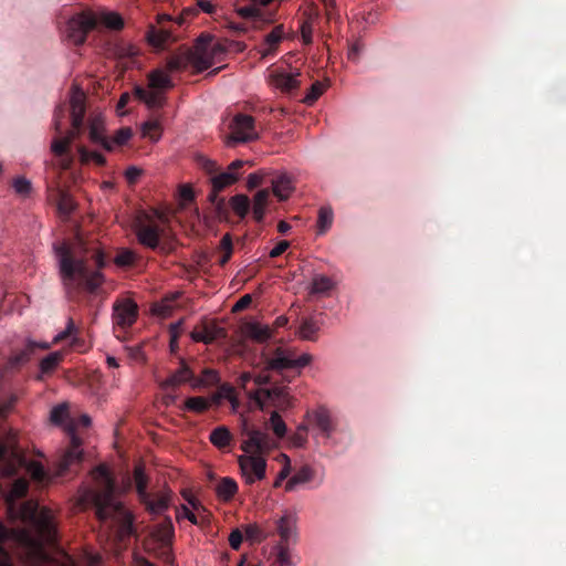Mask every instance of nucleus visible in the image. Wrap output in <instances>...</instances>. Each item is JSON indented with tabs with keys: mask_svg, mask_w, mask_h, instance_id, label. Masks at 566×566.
<instances>
[{
	"mask_svg": "<svg viewBox=\"0 0 566 566\" xmlns=\"http://www.w3.org/2000/svg\"><path fill=\"white\" fill-rule=\"evenodd\" d=\"M28 488L29 483L25 479H17L13 482L12 488L7 495L9 514L13 518H20L24 522L32 523L36 534L33 536L29 531L20 530L17 532V538L28 551L30 558L34 563H42L46 559V555L43 551V544L52 542L55 536L53 513L48 507L39 509L38 503L34 501H27L15 510L13 502L24 496Z\"/></svg>",
	"mask_w": 566,
	"mask_h": 566,
	"instance_id": "obj_1",
	"label": "nucleus"
},
{
	"mask_svg": "<svg viewBox=\"0 0 566 566\" xmlns=\"http://www.w3.org/2000/svg\"><path fill=\"white\" fill-rule=\"evenodd\" d=\"M92 479L97 489L92 499L97 507L99 520L113 518L122 522L120 536L124 537L132 532L133 518L124 507L122 502L115 496V486L113 478L106 465L101 464L92 471Z\"/></svg>",
	"mask_w": 566,
	"mask_h": 566,
	"instance_id": "obj_2",
	"label": "nucleus"
},
{
	"mask_svg": "<svg viewBox=\"0 0 566 566\" xmlns=\"http://www.w3.org/2000/svg\"><path fill=\"white\" fill-rule=\"evenodd\" d=\"M55 253L59 260L60 276L64 286L71 289L82 284L86 271L85 263L82 260L73 259L65 243L55 247Z\"/></svg>",
	"mask_w": 566,
	"mask_h": 566,
	"instance_id": "obj_3",
	"label": "nucleus"
},
{
	"mask_svg": "<svg viewBox=\"0 0 566 566\" xmlns=\"http://www.w3.org/2000/svg\"><path fill=\"white\" fill-rule=\"evenodd\" d=\"M223 54L222 46L211 36H200L190 55V63L198 72H202L220 62Z\"/></svg>",
	"mask_w": 566,
	"mask_h": 566,
	"instance_id": "obj_4",
	"label": "nucleus"
},
{
	"mask_svg": "<svg viewBox=\"0 0 566 566\" xmlns=\"http://www.w3.org/2000/svg\"><path fill=\"white\" fill-rule=\"evenodd\" d=\"M96 28V14L92 11H84L73 15L66 24V38L76 45L84 43L87 33Z\"/></svg>",
	"mask_w": 566,
	"mask_h": 566,
	"instance_id": "obj_5",
	"label": "nucleus"
},
{
	"mask_svg": "<svg viewBox=\"0 0 566 566\" xmlns=\"http://www.w3.org/2000/svg\"><path fill=\"white\" fill-rule=\"evenodd\" d=\"M238 463L247 484H253L265 478L266 460L263 455L243 452L238 457Z\"/></svg>",
	"mask_w": 566,
	"mask_h": 566,
	"instance_id": "obj_6",
	"label": "nucleus"
},
{
	"mask_svg": "<svg viewBox=\"0 0 566 566\" xmlns=\"http://www.w3.org/2000/svg\"><path fill=\"white\" fill-rule=\"evenodd\" d=\"M10 455V462L1 470V474L3 476H11L18 472L19 468H24L35 482L45 481L46 472L40 462L25 461L24 458L13 449L11 450Z\"/></svg>",
	"mask_w": 566,
	"mask_h": 566,
	"instance_id": "obj_7",
	"label": "nucleus"
},
{
	"mask_svg": "<svg viewBox=\"0 0 566 566\" xmlns=\"http://www.w3.org/2000/svg\"><path fill=\"white\" fill-rule=\"evenodd\" d=\"M243 432L245 433L247 439L242 441L241 449L245 453L262 455L264 452H269L277 446V443L265 431L256 429L249 430L244 424Z\"/></svg>",
	"mask_w": 566,
	"mask_h": 566,
	"instance_id": "obj_8",
	"label": "nucleus"
},
{
	"mask_svg": "<svg viewBox=\"0 0 566 566\" xmlns=\"http://www.w3.org/2000/svg\"><path fill=\"white\" fill-rule=\"evenodd\" d=\"M312 360V356L307 353L295 357L292 352L277 348L274 352V356L268 360L266 369H287L293 367H304Z\"/></svg>",
	"mask_w": 566,
	"mask_h": 566,
	"instance_id": "obj_9",
	"label": "nucleus"
},
{
	"mask_svg": "<svg viewBox=\"0 0 566 566\" xmlns=\"http://www.w3.org/2000/svg\"><path fill=\"white\" fill-rule=\"evenodd\" d=\"M226 337L224 328L214 319L203 318L190 333V338L196 343L211 344Z\"/></svg>",
	"mask_w": 566,
	"mask_h": 566,
	"instance_id": "obj_10",
	"label": "nucleus"
},
{
	"mask_svg": "<svg viewBox=\"0 0 566 566\" xmlns=\"http://www.w3.org/2000/svg\"><path fill=\"white\" fill-rule=\"evenodd\" d=\"M182 496L188 504L181 505L176 511V518L188 520L193 525H200L206 521V510L199 501L187 492H182Z\"/></svg>",
	"mask_w": 566,
	"mask_h": 566,
	"instance_id": "obj_11",
	"label": "nucleus"
},
{
	"mask_svg": "<svg viewBox=\"0 0 566 566\" xmlns=\"http://www.w3.org/2000/svg\"><path fill=\"white\" fill-rule=\"evenodd\" d=\"M258 137L254 120L249 115H237L231 124V139L245 143Z\"/></svg>",
	"mask_w": 566,
	"mask_h": 566,
	"instance_id": "obj_12",
	"label": "nucleus"
},
{
	"mask_svg": "<svg viewBox=\"0 0 566 566\" xmlns=\"http://www.w3.org/2000/svg\"><path fill=\"white\" fill-rule=\"evenodd\" d=\"M147 511L153 515L163 514L167 511L172 502V491L164 488L159 492L150 495L146 494V499H140Z\"/></svg>",
	"mask_w": 566,
	"mask_h": 566,
	"instance_id": "obj_13",
	"label": "nucleus"
},
{
	"mask_svg": "<svg viewBox=\"0 0 566 566\" xmlns=\"http://www.w3.org/2000/svg\"><path fill=\"white\" fill-rule=\"evenodd\" d=\"M248 163L249 161H243V160H239V159L234 160L229 165L227 171L214 175L211 178V184H212V188H213L214 192L217 193V192L223 190L224 188L237 182L239 179L238 170L244 164H248Z\"/></svg>",
	"mask_w": 566,
	"mask_h": 566,
	"instance_id": "obj_14",
	"label": "nucleus"
},
{
	"mask_svg": "<svg viewBox=\"0 0 566 566\" xmlns=\"http://www.w3.org/2000/svg\"><path fill=\"white\" fill-rule=\"evenodd\" d=\"M67 431L71 437V446L63 453L60 461V471L63 472L71 465L78 463L83 457V449L81 440L75 436L74 428L69 427Z\"/></svg>",
	"mask_w": 566,
	"mask_h": 566,
	"instance_id": "obj_15",
	"label": "nucleus"
},
{
	"mask_svg": "<svg viewBox=\"0 0 566 566\" xmlns=\"http://www.w3.org/2000/svg\"><path fill=\"white\" fill-rule=\"evenodd\" d=\"M297 516L292 512H285L276 522L277 533L283 543H295L297 539Z\"/></svg>",
	"mask_w": 566,
	"mask_h": 566,
	"instance_id": "obj_16",
	"label": "nucleus"
},
{
	"mask_svg": "<svg viewBox=\"0 0 566 566\" xmlns=\"http://www.w3.org/2000/svg\"><path fill=\"white\" fill-rule=\"evenodd\" d=\"M137 317V305L132 300H123L114 305V321L120 326H130Z\"/></svg>",
	"mask_w": 566,
	"mask_h": 566,
	"instance_id": "obj_17",
	"label": "nucleus"
},
{
	"mask_svg": "<svg viewBox=\"0 0 566 566\" xmlns=\"http://www.w3.org/2000/svg\"><path fill=\"white\" fill-rule=\"evenodd\" d=\"M306 419L310 423L314 424L326 439H331L335 428L331 415L325 408L319 407L307 412Z\"/></svg>",
	"mask_w": 566,
	"mask_h": 566,
	"instance_id": "obj_18",
	"label": "nucleus"
},
{
	"mask_svg": "<svg viewBox=\"0 0 566 566\" xmlns=\"http://www.w3.org/2000/svg\"><path fill=\"white\" fill-rule=\"evenodd\" d=\"M85 93L78 88L77 86L72 87L70 104H71V115H72V126L74 128H80L83 124V118L85 114Z\"/></svg>",
	"mask_w": 566,
	"mask_h": 566,
	"instance_id": "obj_19",
	"label": "nucleus"
},
{
	"mask_svg": "<svg viewBox=\"0 0 566 566\" xmlns=\"http://www.w3.org/2000/svg\"><path fill=\"white\" fill-rule=\"evenodd\" d=\"M300 73H286L283 71H273L269 75V84L283 92H290L298 86V77Z\"/></svg>",
	"mask_w": 566,
	"mask_h": 566,
	"instance_id": "obj_20",
	"label": "nucleus"
},
{
	"mask_svg": "<svg viewBox=\"0 0 566 566\" xmlns=\"http://www.w3.org/2000/svg\"><path fill=\"white\" fill-rule=\"evenodd\" d=\"M285 395V390L283 388H274L271 390L268 389H258L254 392L249 395V398L252 403H254L259 409L263 410L268 407L271 401L273 405L279 406L275 400Z\"/></svg>",
	"mask_w": 566,
	"mask_h": 566,
	"instance_id": "obj_21",
	"label": "nucleus"
},
{
	"mask_svg": "<svg viewBox=\"0 0 566 566\" xmlns=\"http://www.w3.org/2000/svg\"><path fill=\"white\" fill-rule=\"evenodd\" d=\"M147 40L150 45L159 50L164 49L166 44L175 42L176 36L170 30L163 28L156 29L155 27H150V29L147 32Z\"/></svg>",
	"mask_w": 566,
	"mask_h": 566,
	"instance_id": "obj_22",
	"label": "nucleus"
},
{
	"mask_svg": "<svg viewBox=\"0 0 566 566\" xmlns=\"http://www.w3.org/2000/svg\"><path fill=\"white\" fill-rule=\"evenodd\" d=\"M285 35L284 27L276 25L264 39V46L259 50L261 57H266L275 52L279 43Z\"/></svg>",
	"mask_w": 566,
	"mask_h": 566,
	"instance_id": "obj_23",
	"label": "nucleus"
},
{
	"mask_svg": "<svg viewBox=\"0 0 566 566\" xmlns=\"http://www.w3.org/2000/svg\"><path fill=\"white\" fill-rule=\"evenodd\" d=\"M243 334L255 342L263 343L272 337V329L265 324L250 322L244 325Z\"/></svg>",
	"mask_w": 566,
	"mask_h": 566,
	"instance_id": "obj_24",
	"label": "nucleus"
},
{
	"mask_svg": "<svg viewBox=\"0 0 566 566\" xmlns=\"http://www.w3.org/2000/svg\"><path fill=\"white\" fill-rule=\"evenodd\" d=\"M135 93L148 107H159L165 99V92L150 87V85L146 88L136 87Z\"/></svg>",
	"mask_w": 566,
	"mask_h": 566,
	"instance_id": "obj_25",
	"label": "nucleus"
},
{
	"mask_svg": "<svg viewBox=\"0 0 566 566\" xmlns=\"http://www.w3.org/2000/svg\"><path fill=\"white\" fill-rule=\"evenodd\" d=\"M193 378V374L190 368L186 365L185 361H181L180 367L176 370L170 377L161 382L163 388L175 387L181 384L189 382L191 386V380Z\"/></svg>",
	"mask_w": 566,
	"mask_h": 566,
	"instance_id": "obj_26",
	"label": "nucleus"
},
{
	"mask_svg": "<svg viewBox=\"0 0 566 566\" xmlns=\"http://www.w3.org/2000/svg\"><path fill=\"white\" fill-rule=\"evenodd\" d=\"M96 27L103 25L109 30L117 31L124 27L122 15L115 11H101L96 13Z\"/></svg>",
	"mask_w": 566,
	"mask_h": 566,
	"instance_id": "obj_27",
	"label": "nucleus"
},
{
	"mask_svg": "<svg viewBox=\"0 0 566 566\" xmlns=\"http://www.w3.org/2000/svg\"><path fill=\"white\" fill-rule=\"evenodd\" d=\"M178 296L179 293H171L159 302L155 303L151 307L153 314L160 318L169 317L176 308V300Z\"/></svg>",
	"mask_w": 566,
	"mask_h": 566,
	"instance_id": "obj_28",
	"label": "nucleus"
},
{
	"mask_svg": "<svg viewBox=\"0 0 566 566\" xmlns=\"http://www.w3.org/2000/svg\"><path fill=\"white\" fill-rule=\"evenodd\" d=\"M90 138L93 143L99 144L103 148L108 147L107 136L105 135V122L102 116H96L90 122Z\"/></svg>",
	"mask_w": 566,
	"mask_h": 566,
	"instance_id": "obj_29",
	"label": "nucleus"
},
{
	"mask_svg": "<svg viewBox=\"0 0 566 566\" xmlns=\"http://www.w3.org/2000/svg\"><path fill=\"white\" fill-rule=\"evenodd\" d=\"M272 190L280 200H286L294 190L293 180L286 175L279 176L272 181Z\"/></svg>",
	"mask_w": 566,
	"mask_h": 566,
	"instance_id": "obj_30",
	"label": "nucleus"
},
{
	"mask_svg": "<svg viewBox=\"0 0 566 566\" xmlns=\"http://www.w3.org/2000/svg\"><path fill=\"white\" fill-rule=\"evenodd\" d=\"M136 234L138 241L147 248L155 249L159 243V232L155 227H139Z\"/></svg>",
	"mask_w": 566,
	"mask_h": 566,
	"instance_id": "obj_31",
	"label": "nucleus"
},
{
	"mask_svg": "<svg viewBox=\"0 0 566 566\" xmlns=\"http://www.w3.org/2000/svg\"><path fill=\"white\" fill-rule=\"evenodd\" d=\"M231 439V432L226 426L214 428L209 436L210 442L218 449H223L229 446Z\"/></svg>",
	"mask_w": 566,
	"mask_h": 566,
	"instance_id": "obj_32",
	"label": "nucleus"
},
{
	"mask_svg": "<svg viewBox=\"0 0 566 566\" xmlns=\"http://www.w3.org/2000/svg\"><path fill=\"white\" fill-rule=\"evenodd\" d=\"M219 381L218 371L214 369H205L200 377H195L191 380V388L200 389L211 387Z\"/></svg>",
	"mask_w": 566,
	"mask_h": 566,
	"instance_id": "obj_33",
	"label": "nucleus"
},
{
	"mask_svg": "<svg viewBox=\"0 0 566 566\" xmlns=\"http://www.w3.org/2000/svg\"><path fill=\"white\" fill-rule=\"evenodd\" d=\"M270 192L266 189L259 190L253 198V216L256 221H261L265 213Z\"/></svg>",
	"mask_w": 566,
	"mask_h": 566,
	"instance_id": "obj_34",
	"label": "nucleus"
},
{
	"mask_svg": "<svg viewBox=\"0 0 566 566\" xmlns=\"http://www.w3.org/2000/svg\"><path fill=\"white\" fill-rule=\"evenodd\" d=\"M148 85H150V87H155L165 92L166 90L171 87V80L166 71L156 70L153 73H150L148 78Z\"/></svg>",
	"mask_w": 566,
	"mask_h": 566,
	"instance_id": "obj_35",
	"label": "nucleus"
},
{
	"mask_svg": "<svg viewBox=\"0 0 566 566\" xmlns=\"http://www.w3.org/2000/svg\"><path fill=\"white\" fill-rule=\"evenodd\" d=\"M142 136L156 143L161 138V124L158 119L147 120L142 124Z\"/></svg>",
	"mask_w": 566,
	"mask_h": 566,
	"instance_id": "obj_36",
	"label": "nucleus"
},
{
	"mask_svg": "<svg viewBox=\"0 0 566 566\" xmlns=\"http://www.w3.org/2000/svg\"><path fill=\"white\" fill-rule=\"evenodd\" d=\"M151 535L161 543H168L174 535V526L170 518L161 522L151 533Z\"/></svg>",
	"mask_w": 566,
	"mask_h": 566,
	"instance_id": "obj_37",
	"label": "nucleus"
},
{
	"mask_svg": "<svg viewBox=\"0 0 566 566\" xmlns=\"http://www.w3.org/2000/svg\"><path fill=\"white\" fill-rule=\"evenodd\" d=\"M312 478V469L304 467L286 482L285 490L291 492L295 489L296 485L310 482Z\"/></svg>",
	"mask_w": 566,
	"mask_h": 566,
	"instance_id": "obj_38",
	"label": "nucleus"
},
{
	"mask_svg": "<svg viewBox=\"0 0 566 566\" xmlns=\"http://www.w3.org/2000/svg\"><path fill=\"white\" fill-rule=\"evenodd\" d=\"M238 490L237 482L231 478H223L217 485L216 492L223 500L231 499Z\"/></svg>",
	"mask_w": 566,
	"mask_h": 566,
	"instance_id": "obj_39",
	"label": "nucleus"
},
{
	"mask_svg": "<svg viewBox=\"0 0 566 566\" xmlns=\"http://www.w3.org/2000/svg\"><path fill=\"white\" fill-rule=\"evenodd\" d=\"M133 136V130L129 127H122L118 129L114 137L108 138V147H104L106 150H113L115 147L125 145Z\"/></svg>",
	"mask_w": 566,
	"mask_h": 566,
	"instance_id": "obj_40",
	"label": "nucleus"
},
{
	"mask_svg": "<svg viewBox=\"0 0 566 566\" xmlns=\"http://www.w3.org/2000/svg\"><path fill=\"white\" fill-rule=\"evenodd\" d=\"M333 287V282L325 275H315L310 284L308 291L312 294H324Z\"/></svg>",
	"mask_w": 566,
	"mask_h": 566,
	"instance_id": "obj_41",
	"label": "nucleus"
},
{
	"mask_svg": "<svg viewBox=\"0 0 566 566\" xmlns=\"http://www.w3.org/2000/svg\"><path fill=\"white\" fill-rule=\"evenodd\" d=\"M334 219V213L332 208L329 207H322L318 212V220H317V227H318V233L323 234L327 230L331 229L332 223Z\"/></svg>",
	"mask_w": 566,
	"mask_h": 566,
	"instance_id": "obj_42",
	"label": "nucleus"
},
{
	"mask_svg": "<svg viewBox=\"0 0 566 566\" xmlns=\"http://www.w3.org/2000/svg\"><path fill=\"white\" fill-rule=\"evenodd\" d=\"M231 208L241 218H244L250 208L249 198L245 195H237L230 200Z\"/></svg>",
	"mask_w": 566,
	"mask_h": 566,
	"instance_id": "obj_43",
	"label": "nucleus"
},
{
	"mask_svg": "<svg viewBox=\"0 0 566 566\" xmlns=\"http://www.w3.org/2000/svg\"><path fill=\"white\" fill-rule=\"evenodd\" d=\"M134 479L139 499H146L148 480L142 465L135 468Z\"/></svg>",
	"mask_w": 566,
	"mask_h": 566,
	"instance_id": "obj_44",
	"label": "nucleus"
},
{
	"mask_svg": "<svg viewBox=\"0 0 566 566\" xmlns=\"http://www.w3.org/2000/svg\"><path fill=\"white\" fill-rule=\"evenodd\" d=\"M318 325L313 321H304L298 328V336L305 340H314L318 333Z\"/></svg>",
	"mask_w": 566,
	"mask_h": 566,
	"instance_id": "obj_45",
	"label": "nucleus"
},
{
	"mask_svg": "<svg viewBox=\"0 0 566 566\" xmlns=\"http://www.w3.org/2000/svg\"><path fill=\"white\" fill-rule=\"evenodd\" d=\"M62 359V354L59 352L51 353L46 357H44L40 363V369L42 374H46L52 371L57 367Z\"/></svg>",
	"mask_w": 566,
	"mask_h": 566,
	"instance_id": "obj_46",
	"label": "nucleus"
},
{
	"mask_svg": "<svg viewBox=\"0 0 566 566\" xmlns=\"http://www.w3.org/2000/svg\"><path fill=\"white\" fill-rule=\"evenodd\" d=\"M69 418L67 405L61 403L55 406L50 412V420L52 423L62 426Z\"/></svg>",
	"mask_w": 566,
	"mask_h": 566,
	"instance_id": "obj_47",
	"label": "nucleus"
},
{
	"mask_svg": "<svg viewBox=\"0 0 566 566\" xmlns=\"http://www.w3.org/2000/svg\"><path fill=\"white\" fill-rule=\"evenodd\" d=\"M243 531H244L247 539H249L251 542L260 543L263 539H265V537H266V535L262 532L260 526L255 523L247 524L243 527Z\"/></svg>",
	"mask_w": 566,
	"mask_h": 566,
	"instance_id": "obj_48",
	"label": "nucleus"
},
{
	"mask_svg": "<svg viewBox=\"0 0 566 566\" xmlns=\"http://www.w3.org/2000/svg\"><path fill=\"white\" fill-rule=\"evenodd\" d=\"M270 422L273 429V432L277 438H283L286 434L287 428L282 417L276 412H272L270 417Z\"/></svg>",
	"mask_w": 566,
	"mask_h": 566,
	"instance_id": "obj_49",
	"label": "nucleus"
},
{
	"mask_svg": "<svg viewBox=\"0 0 566 566\" xmlns=\"http://www.w3.org/2000/svg\"><path fill=\"white\" fill-rule=\"evenodd\" d=\"M103 282H104V276L98 271H95L92 273H87V271H85V277L82 281V283H84L86 285V287L91 291L101 286Z\"/></svg>",
	"mask_w": 566,
	"mask_h": 566,
	"instance_id": "obj_50",
	"label": "nucleus"
},
{
	"mask_svg": "<svg viewBox=\"0 0 566 566\" xmlns=\"http://www.w3.org/2000/svg\"><path fill=\"white\" fill-rule=\"evenodd\" d=\"M13 189L14 191L22 197H27L30 195L32 190L31 181L24 177H18L13 180Z\"/></svg>",
	"mask_w": 566,
	"mask_h": 566,
	"instance_id": "obj_51",
	"label": "nucleus"
},
{
	"mask_svg": "<svg viewBox=\"0 0 566 566\" xmlns=\"http://www.w3.org/2000/svg\"><path fill=\"white\" fill-rule=\"evenodd\" d=\"M210 402L203 397H192L186 401V408L191 411L201 412L209 407Z\"/></svg>",
	"mask_w": 566,
	"mask_h": 566,
	"instance_id": "obj_52",
	"label": "nucleus"
},
{
	"mask_svg": "<svg viewBox=\"0 0 566 566\" xmlns=\"http://www.w3.org/2000/svg\"><path fill=\"white\" fill-rule=\"evenodd\" d=\"M135 253L130 250H123L120 251L116 258H115V263L118 265V266H128L130 264L134 263L135 261Z\"/></svg>",
	"mask_w": 566,
	"mask_h": 566,
	"instance_id": "obj_53",
	"label": "nucleus"
},
{
	"mask_svg": "<svg viewBox=\"0 0 566 566\" xmlns=\"http://www.w3.org/2000/svg\"><path fill=\"white\" fill-rule=\"evenodd\" d=\"M324 92V85L316 82L312 85L310 92L305 95L304 102L308 105L313 104Z\"/></svg>",
	"mask_w": 566,
	"mask_h": 566,
	"instance_id": "obj_54",
	"label": "nucleus"
},
{
	"mask_svg": "<svg viewBox=\"0 0 566 566\" xmlns=\"http://www.w3.org/2000/svg\"><path fill=\"white\" fill-rule=\"evenodd\" d=\"M237 13L244 19H251L260 15L258 4L254 2L250 6L241 7L237 9Z\"/></svg>",
	"mask_w": 566,
	"mask_h": 566,
	"instance_id": "obj_55",
	"label": "nucleus"
},
{
	"mask_svg": "<svg viewBox=\"0 0 566 566\" xmlns=\"http://www.w3.org/2000/svg\"><path fill=\"white\" fill-rule=\"evenodd\" d=\"M307 427L304 424L298 426L296 433L292 437V443L295 447H303L306 442Z\"/></svg>",
	"mask_w": 566,
	"mask_h": 566,
	"instance_id": "obj_56",
	"label": "nucleus"
},
{
	"mask_svg": "<svg viewBox=\"0 0 566 566\" xmlns=\"http://www.w3.org/2000/svg\"><path fill=\"white\" fill-rule=\"evenodd\" d=\"M277 563L279 566H292V557L287 548L283 546L277 547Z\"/></svg>",
	"mask_w": 566,
	"mask_h": 566,
	"instance_id": "obj_57",
	"label": "nucleus"
},
{
	"mask_svg": "<svg viewBox=\"0 0 566 566\" xmlns=\"http://www.w3.org/2000/svg\"><path fill=\"white\" fill-rule=\"evenodd\" d=\"M69 140H64L63 138L54 139L51 144V150L56 155H63L69 148Z\"/></svg>",
	"mask_w": 566,
	"mask_h": 566,
	"instance_id": "obj_58",
	"label": "nucleus"
},
{
	"mask_svg": "<svg viewBox=\"0 0 566 566\" xmlns=\"http://www.w3.org/2000/svg\"><path fill=\"white\" fill-rule=\"evenodd\" d=\"M80 155H81L82 161L94 160L98 165H103L105 161L104 157L101 154L90 153L85 148L80 149Z\"/></svg>",
	"mask_w": 566,
	"mask_h": 566,
	"instance_id": "obj_59",
	"label": "nucleus"
},
{
	"mask_svg": "<svg viewBox=\"0 0 566 566\" xmlns=\"http://www.w3.org/2000/svg\"><path fill=\"white\" fill-rule=\"evenodd\" d=\"M179 198L184 203H188L193 200L195 193L189 185H182L179 188Z\"/></svg>",
	"mask_w": 566,
	"mask_h": 566,
	"instance_id": "obj_60",
	"label": "nucleus"
},
{
	"mask_svg": "<svg viewBox=\"0 0 566 566\" xmlns=\"http://www.w3.org/2000/svg\"><path fill=\"white\" fill-rule=\"evenodd\" d=\"M243 535L239 528L233 530L229 535V544L233 549H239L242 543Z\"/></svg>",
	"mask_w": 566,
	"mask_h": 566,
	"instance_id": "obj_61",
	"label": "nucleus"
},
{
	"mask_svg": "<svg viewBox=\"0 0 566 566\" xmlns=\"http://www.w3.org/2000/svg\"><path fill=\"white\" fill-rule=\"evenodd\" d=\"M75 332V326H74V323L72 319H69L67 321V324H66V327L64 331L60 332L59 334H56L53 338V343H59L60 340L66 338L67 336H70L71 334H73Z\"/></svg>",
	"mask_w": 566,
	"mask_h": 566,
	"instance_id": "obj_62",
	"label": "nucleus"
},
{
	"mask_svg": "<svg viewBox=\"0 0 566 566\" xmlns=\"http://www.w3.org/2000/svg\"><path fill=\"white\" fill-rule=\"evenodd\" d=\"M264 174L262 172H253L248 176L247 187L249 189H254L260 186L263 181Z\"/></svg>",
	"mask_w": 566,
	"mask_h": 566,
	"instance_id": "obj_63",
	"label": "nucleus"
},
{
	"mask_svg": "<svg viewBox=\"0 0 566 566\" xmlns=\"http://www.w3.org/2000/svg\"><path fill=\"white\" fill-rule=\"evenodd\" d=\"M290 247V243L286 240L280 241L270 252L269 255L271 258H277L282 253H284L287 248Z\"/></svg>",
	"mask_w": 566,
	"mask_h": 566,
	"instance_id": "obj_64",
	"label": "nucleus"
}]
</instances>
